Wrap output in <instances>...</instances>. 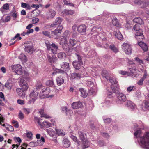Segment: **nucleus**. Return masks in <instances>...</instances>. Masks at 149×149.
<instances>
[{
    "mask_svg": "<svg viewBox=\"0 0 149 149\" xmlns=\"http://www.w3.org/2000/svg\"><path fill=\"white\" fill-rule=\"evenodd\" d=\"M56 129L50 128L46 129V131L50 136L53 137L56 135Z\"/></svg>",
    "mask_w": 149,
    "mask_h": 149,
    "instance_id": "nucleus-13",
    "label": "nucleus"
},
{
    "mask_svg": "<svg viewBox=\"0 0 149 149\" xmlns=\"http://www.w3.org/2000/svg\"><path fill=\"white\" fill-rule=\"evenodd\" d=\"M34 120L35 121L37 122L40 126H42V124L40 122V119L38 117L35 116L34 118Z\"/></svg>",
    "mask_w": 149,
    "mask_h": 149,
    "instance_id": "nucleus-51",
    "label": "nucleus"
},
{
    "mask_svg": "<svg viewBox=\"0 0 149 149\" xmlns=\"http://www.w3.org/2000/svg\"><path fill=\"white\" fill-rule=\"evenodd\" d=\"M45 142V139L43 137H41V139L37 141V143L40 145L41 146L43 145V143Z\"/></svg>",
    "mask_w": 149,
    "mask_h": 149,
    "instance_id": "nucleus-46",
    "label": "nucleus"
},
{
    "mask_svg": "<svg viewBox=\"0 0 149 149\" xmlns=\"http://www.w3.org/2000/svg\"><path fill=\"white\" fill-rule=\"evenodd\" d=\"M144 36L143 34H141L140 35L135 36L136 38L139 41L143 39L144 38Z\"/></svg>",
    "mask_w": 149,
    "mask_h": 149,
    "instance_id": "nucleus-52",
    "label": "nucleus"
},
{
    "mask_svg": "<svg viewBox=\"0 0 149 149\" xmlns=\"http://www.w3.org/2000/svg\"><path fill=\"white\" fill-rule=\"evenodd\" d=\"M25 51L31 54H32L34 51L33 46L32 44H28L25 45Z\"/></svg>",
    "mask_w": 149,
    "mask_h": 149,
    "instance_id": "nucleus-12",
    "label": "nucleus"
},
{
    "mask_svg": "<svg viewBox=\"0 0 149 149\" xmlns=\"http://www.w3.org/2000/svg\"><path fill=\"white\" fill-rule=\"evenodd\" d=\"M42 33L45 36L49 37L50 36V33L48 31H43Z\"/></svg>",
    "mask_w": 149,
    "mask_h": 149,
    "instance_id": "nucleus-61",
    "label": "nucleus"
},
{
    "mask_svg": "<svg viewBox=\"0 0 149 149\" xmlns=\"http://www.w3.org/2000/svg\"><path fill=\"white\" fill-rule=\"evenodd\" d=\"M13 86V84L12 83L8 81L6 82L5 85V87L9 90L12 88Z\"/></svg>",
    "mask_w": 149,
    "mask_h": 149,
    "instance_id": "nucleus-37",
    "label": "nucleus"
},
{
    "mask_svg": "<svg viewBox=\"0 0 149 149\" xmlns=\"http://www.w3.org/2000/svg\"><path fill=\"white\" fill-rule=\"evenodd\" d=\"M133 29L136 31H138L140 30L139 26L138 24L135 25L133 27Z\"/></svg>",
    "mask_w": 149,
    "mask_h": 149,
    "instance_id": "nucleus-54",
    "label": "nucleus"
},
{
    "mask_svg": "<svg viewBox=\"0 0 149 149\" xmlns=\"http://www.w3.org/2000/svg\"><path fill=\"white\" fill-rule=\"evenodd\" d=\"M81 77L80 74L76 73H73L71 74L70 78L72 79H78Z\"/></svg>",
    "mask_w": 149,
    "mask_h": 149,
    "instance_id": "nucleus-27",
    "label": "nucleus"
},
{
    "mask_svg": "<svg viewBox=\"0 0 149 149\" xmlns=\"http://www.w3.org/2000/svg\"><path fill=\"white\" fill-rule=\"evenodd\" d=\"M138 45L141 47L144 52H146L148 50V47L147 45L144 42L141 41L138 43Z\"/></svg>",
    "mask_w": 149,
    "mask_h": 149,
    "instance_id": "nucleus-19",
    "label": "nucleus"
},
{
    "mask_svg": "<svg viewBox=\"0 0 149 149\" xmlns=\"http://www.w3.org/2000/svg\"><path fill=\"white\" fill-rule=\"evenodd\" d=\"M134 3L139 5L143 4L141 7L145 8L148 5V1H145V0H134Z\"/></svg>",
    "mask_w": 149,
    "mask_h": 149,
    "instance_id": "nucleus-10",
    "label": "nucleus"
},
{
    "mask_svg": "<svg viewBox=\"0 0 149 149\" xmlns=\"http://www.w3.org/2000/svg\"><path fill=\"white\" fill-rule=\"evenodd\" d=\"M41 117H44L46 118H51V117L50 116L45 113H43L42 115L41 116Z\"/></svg>",
    "mask_w": 149,
    "mask_h": 149,
    "instance_id": "nucleus-62",
    "label": "nucleus"
},
{
    "mask_svg": "<svg viewBox=\"0 0 149 149\" xmlns=\"http://www.w3.org/2000/svg\"><path fill=\"white\" fill-rule=\"evenodd\" d=\"M34 89H35L37 92H38L41 89V91L40 92H42H42H45V91L46 90V88L45 86L42 85V83L41 82L39 81L37 83L36 86V88Z\"/></svg>",
    "mask_w": 149,
    "mask_h": 149,
    "instance_id": "nucleus-9",
    "label": "nucleus"
},
{
    "mask_svg": "<svg viewBox=\"0 0 149 149\" xmlns=\"http://www.w3.org/2000/svg\"><path fill=\"white\" fill-rule=\"evenodd\" d=\"M19 85L20 86L22 87L24 85L28 84L26 81L22 79H20L19 82Z\"/></svg>",
    "mask_w": 149,
    "mask_h": 149,
    "instance_id": "nucleus-41",
    "label": "nucleus"
},
{
    "mask_svg": "<svg viewBox=\"0 0 149 149\" xmlns=\"http://www.w3.org/2000/svg\"><path fill=\"white\" fill-rule=\"evenodd\" d=\"M82 106V104L80 102H73L72 104V107L74 109L81 108Z\"/></svg>",
    "mask_w": 149,
    "mask_h": 149,
    "instance_id": "nucleus-20",
    "label": "nucleus"
},
{
    "mask_svg": "<svg viewBox=\"0 0 149 149\" xmlns=\"http://www.w3.org/2000/svg\"><path fill=\"white\" fill-rule=\"evenodd\" d=\"M123 50L127 54H130L132 52L131 46L127 43H124L122 46Z\"/></svg>",
    "mask_w": 149,
    "mask_h": 149,
    "instance_id": "nucleus-8",
    "label": "nucleus"
},
{
    "mask_svg": "<svg viewBox=\"0 0 149 149\" xmlns=\"http://www.w3.org/2000/svg\"><path fill=\"white\" fill-rule=\"evenodd\" d=\"M78 134L80 140L83 142L84 145L83 148H88L89 146V143L86 139L85 136L83 132L79 130Z\"/></svg>",
    "mask_w": 149,
    "mask_h": 149,
    "instance_id": "nucleus-5",
    "label": "nucleus"
},
{
    "mask_svg": "<svg viewBox=\"0 0 149 149\" xmlns=\"http://www.w3.org/2000/svg\"><path fill=\"white\" fill-rule=\"evenodd\" d=\"M13 71L17 74L21 75L23 71L21 66L19 64L14 65L12 66Z\"/></svg>",
    "mask_w": 149,
    "mask_h": 149,
    "instance_id": "nucleus-7",
    "label": "nucleus"
},
{
    "mask_svg": "<svg viewBox=\"0 0 149 149\" xmlns=\"http://www.w3.org/2000/svg\"><path fill=\"white\" fill-rule=\"evenodd\" d=\"M141 133V131L140 129L137 130L134 133V135L136 137L139 136Z\"/></svg>",
    "mask_w": 149,
    "mask_h": 149,
    "instance_id": "nucleus-49",
    "label": "nucleus"
},
{
    "mask_svg": "<svg viewBox=\"0 0 149 149\" xmlns=\"http://www.w3.org/2000/svg\"><path fill=\"white\" fill-rule=\"evenodd\" d=\"M63 146L65 147H68L70 146V143L68 140L66 138L64 139L63 141Z\"/></svg>",
    "mask_w": 149,
    "mask_h": 149,
    "instance_id": "nucleus-29",
    "label": "nucleus"
},
{
    "mask_svg": "<svg viewBox=\"0 0 149 149\" xmlns=\"http://www.w3.org/2000/svg\"><path fill=\"white\" fill-rule=\"evenodd\" d=\"M110 49L115 53H116L118 52V50L113 44H111L109 46Z\"/></svg>",
    "mask_w": 149,
    "mask_h": 149,
    "instance_id": "nucleus-36",
    "label": "nucleus"
},
{
    "mask_svg": "<svg viewBox=\"0 0 149 149\" xmlns=\"http://www.w3.org/2000/svg\"><path fill=\"white\" fill-rule=\"evenodd\" d=\"M117 98L121 102H125L126 100V96L123 93L118 94Z\"/></svg>",
    "mask_w": 149,
    "mask_h": 149,
    "instance_id": "nucleus-22",
    "label": "nucleus"
},
{
    "mask_svg": "<svg viewBox=\"0 0 149 149\" xmlns=\"http://www.w3.org/2000/svg\"><path fill=\"white\" fill-rule=\"evenodd\" d=\"M60 44L62 46L64 50L66 52H71L72 51V48H70L68 45L66 38H61Z\"/></svg>",
    "mask_w": 149,
    "mask_h": 149,
    "instance_id": "nucleus-4",
    "label": "nucleus"
},
{
    "mask_svg": "<svg viewBox=\"0 0 149 149\" xmlns=\"http://www.w3.org/2000/svg\"><path fill=\"white\" fill-rule=\"evenodd\" d=\"M19 118L21 120L23 119L24 118V116L23 113L21 111H20L18 114Z\"/></svg>",
    "mask_w": 149,
    "mask_h": 149,
    "instance_id": "nucleus-55",
    "label": "nucleus"
},
{
    "mask_svg": "<svg viewBox=\"0 0 149 149\" xmlns=\"http://www.w3.org/2000/svg\"><path fill=\"white\" fill-rule=\"evenodd\" d=\"M22 89L23 91H26L28 90L29 88V86L28 84H27L25 85H24L22 86Z\"/></svg>",
    "mask_w": 149,
    "mask_h": 149,
    "instance_id": "nucleus-60",
    "label": "nucleus"
},
{
    "mask_svg": "<svg viewBox=\"0 0 149 149\" xmlns=\"http://www.w3.org/2000/svg\"><path fill=\"white\" fill-rule=\"evenodd\" d=\"M56 15V12L53 10L51 9L47 13V19L53 18Z\"/></svg>",
    "mask_w": 149,
    "mask_h": 149,
    "instance_id": "nucleus-15",
    "label": "nucleus"
},
{
    "mask_svg": "<svg viewBox=\"0 0 149 149\" xmlns=\"http://www.w3.org/2000/svg\"><path fill=\"white\" fill-rule=\"evenodd\" d=\"M17 102L18 104L20 105H23L25 104L24 101L20 99H18L17 101Z\"/></svg>",
    "mask_w": 149,
    "mask_h": 149,
    "instance_id": "nucleus-59",
    "label": "nucleus"
},
{
    "mask_svg": "<svg viewBox=\"0 0 149 149\" xmlns=\"http://www.w3.org/2000/svg\"><path fill=\"white\" fill-rule=\"evenodd\" d=\"M56 134H57L59 136H64L65 135V133L61 129H56Z\"/></svg>",
    "mask_w": 149,
    "mask_h": 149,
    "instance_id": "nucleus-30",
    "label": "nucleus"
},
{
    "mask_svg": "<svg viewBox=\"0 0 149 149\" xmlns=\"http://www.w3.org/2000/svg\"><path fill=\"white\" fill-rule=\"evenodd\" d=\"M62 111L65 113L67 115L70 116L72 113V111L71 110H68L66 107H64L62 108Z\"/></svg>",
    "mask_w": 149,
    "mask_h": 149,
    "instance_id": "nucleus-24",
    "label": "nucleus"
},
{
    "mask_svg": "<svg viewBox=\"0 0 149 149\" xmlns=\"http://www.w3.org/2000/svg\"><path fill=\"white\" fill-rule=\"evenodd\" d=\"M32 22L33 24H36L39 22V19L38 18H36L32 19Z\"/></svg>",
    "mask_w": 149,
    "mask_h": 149,
    "instance_id": "nucleus-64",
    "label": "nucleus"
},
{
    "mask_svg": "<svg viewBox=\"0 0 149 149\" xmlns=\"http://www.w3.org/2000/svg\"><path fill=\"white\" fill-rule=\"evenodd\" d=\"M22 89L17 88L16 89L17 94L18 96L22 98L24 97L25 95V93Z\"/></svg>",
    "mask_w": 149,
    "mask_h": 149,
    "instance_id": "nucleus-16",
    "label": "nucleus"
},
{
    "mask_svg": "<svg viewBox=\"0 0 149 149\" xmlns=\"http://www.w3.org/2000/svg\"><path fill=\"white\" fill-rule=\"evenodd\" d=\"M49 93V92L48 90H47L46 88L45 92H42V91L40 92V97L41 98H43L45 97H49V96L48 95V94Z\"/></svg>",
    "mask_w": 149,
    "mask_h": 149,
    "instance_id": "nucleus-18",
    "label": "nucleus"
},
{
    "mask_svg": "<svg viewBox=\"0 0 149 149\" xmlns=\"http://www.w3.org/2000/svg\"><path fill=\"white\" fill-rule=\"evenodd\" d=\"M47 49L48 52L53 54H55L58 53V49L57 45L54 43L50 44L48 40L45 41Z\"/></svg>",
    "mask_w": 149,
    "mask_h": 149,
    "instance_id": "nucleus-2",
    "label": "nucleus"
},
{
    "mask_svg": "<svg viewBox=\"0 0 149 149\" xmlns=\"http://www.w3.org/2000/svg\"><path fill=\"white\" fill-rule=\"evenodd\" d=\"M57 56L58 58L62 59L66 57V54L64 53L60 52L58 53Z\"/></svg>",
    "mask_w": 149,
    "mask_h": 149,
    "instance_id": "nucleus-45",
    "label": "nucleus"
},
{
    "mask_svg": "<svg viewBox=\"0 0 149 149\" xmlns=\"http://www.w3.org/2000/svg\"><path fill=\"white\" fill-rule=\"evenodd\" d=\"M138 141L141 146L144 149L149 148V132H146L138 138Z\"/></svg>",
    "mask_w": 149,
    "mask_h": 149,
    "instance_id": "nucleus-1",
    "label": "nucleus"
},
{
    "mask_svg": "<svg viewBox=\"0 0 149 149\" xmlns=\"http://www.w3.org/2000/svg\"><path fill=\"white\" fill-rule=\"evenodd\" d=\"M69 44L72 47L74 46L77 43V41L74 39H70L69 40Z\"/></svg>",
    "mask_w": 149,
    "mask_h": 149,
    "instance_id": "nucleus-40",
    "label": "nucleus"
},
{
    "mask_svg": "<svg viewBox=\"0 0 149 149\" xmlns=\"http://www.w3.org/2000/svg\"><path fill=\"white\" fill-rule=\"evenodd\" d=\"M133 21L136 23H137L141 25L143 23V20L139 17H138L134 18L133 19Z\"/></svg>",
    "mask_w": 149,
    "mask_h": 149,
    "instance_id": "nucleus-32",
    "label": "nucleus"
},
{
    "mask_svg": "<svg viewBox=\"0 0 149 149\" xmlns=\"http://www.w3.org/2000/svg\"><path fill=\"white\" fill-rule=\"evenodd\" d=\"M34 30L33 29H31L29 31H27L26 32H23L22 34L21 35L22 36H24L26 35H28L30 33H32L33 32Z\"/></svg>",
    "mask_w": 149,
    "mask_h": 149,
    "instance_id": "nucleus-44",
    "label": "nucleus"
},
{
    "mask_svg": "<svg viewBox=\"0 0 149 149\" xmlns=\"http://www.w3.org/2000/svg\"><path fill=\"white\" fill-rule=\"evenodd\" d=\"M70 137L74 141L78 142V140L77 139V138L76 136H75L72 135H70Z\"/></svg>",
    "mask_w": 149,
    "mask_h": 149,
    "instance_id": "nucleus-56",
    "label": "nucleus"
},
{
    "mask_svg": "<svg viewBox=\"0 0 149 149\" xmlns=\"http://www.w3.org/2000/svg\"><path fill=\"white\" fill-rule=\"evenodd\" d=\"M76 55L77 56L78 60V61L79 63L80 64H83V63L82 61V59L81 57L79 55L77 54H76Z\"/></svg>",
    "mask_w": 149,
    "mask_h": 149,
    "instance_id": "nucleus-57",
    "label": "nucleus"
},
{
    "mask_svg": "<svg viewBox=\"0 0 149 149\" xmlns=\"http://www.w3.org/2000/svg\"><path fill=\"white\" fill-rule=\"evenodd\" d=\"M60 66L61 68L65 71H68L70 69L69 63L65 62L61 64Z\"/></svg>",
    "mask_w": 149,
    "mask_h": 149,
    "instance_id": "nucleus-14",
    "label": "nucleus"
},
{
    "mask_svg": "<svg viewBox=\"0 0 149 149\" xmlns=\"http://www.w3.org/2000/svg\"><path fill=\"white\" fill-rule=\"evenodd\" d=\"M102 76L106 78L107 79H108L109 76H108V72L106 70H104L102 71Z\"/></svg>",
    "mask_w": 149,
    "mask_h": 149,
    "instance_id": "nucleus-42",
    "label": "nucleus"
},
{
    "mask_svg": "<svg viewBox=\"0 0 149 149\" xmlns=\"http://www.w3.org/2000/svg\"><path fill=\"white\" fill-rule=\"evenodd\" d=\"M46 84L47 86L50 87L53 86L54 85L53 80L52 79L47 81L46 82Z\"/></svg>",
    "mask_w": 149,
    "mask_h": 149,
    "instance_id": "nucleus-39",
    "label": "nucleus"
},
{
    "mask_svg": "<svg viewBox=\"0 0 149 149\" xmlns=\"http://www.w3.org/2000/svg\"><path fill=\"white\" fill-rule=\"evenodd\" d=\"M136 89L135 87L134 86H131L127 88V91L130 92Z\"/></svg>",
    "mask_w": 149,
    "mask_h": 149,
    "instance_id": "nucleus-53",
    "label": "nucleus"
},
{
    "mask_svg": "<svg viewBox=\"0 0 149 149\" xmlns=\"http://www.w3.org/2000/svg\"><path fill=\"white\" fill-rule=\"evenodd\" d=\"M112 23L114 26L118 27H120V25L119 24L118 20L116 19H114L112 20Z\"/></svg>",
    "mask_w": 149,
    "mask_h": 149,
    "instance_id": "nucleus-43",
    "label": "nucleus"
},
{
    "mask_svg": "<svg viewBox=\"0 0 149 149\" xmlns=\"http://www.w3.org/2000/svg\"><path fill=\"white\" fill-rule=\"evenodd\" d=\"M102 30V28L100 26L99 27H94L92 29V32H93L95 31V32H99Z\"/></svg>",
    "mask_w": 149,
    "mask_h": 149,
    "instance_id": "nucleus-38",
    "label": "nucleus"
},
{
    "mask_svg": "<svg viewBox=\"0 0 149 149\" xmlns=\"http://www.w3.org/2000/svg\"><path fill=\"white\" fill-rule=\"evenodd\" d=\"M63 28V27L62 26H58L54 31H51V34L52 35H56L58 33H60L61 32V31Z\"/></svg>",
    "mask_w": 149,
    "mask_h": 149,
    "instance_id": "nucleus-21",
    "label": "nucleus"
},
{
    "mask_svg": "<svg viewBox=\"0 0 149 149\" xmlns=\"http://www.w3.org/2000/svg\"><path fill=\"white\" fill-rule=\"evenodd\" d=\"M79 91L81 93V96L84 98L86 97L87 93L86 91L82 88H80L79 89Z\"/></svg>",
    "mask_w": 149,
    "mask_h": 149,
    "instance_id": "nucleus-34",
    "label": "nucleus"
},
{
    "mask_svg": "<svg viewBox=\"0 0 149 149\" xmlns=\"http://www.w3.org/2000/svg\"><path fill=\"white\" fill-rule=\"evenodd\" d=\"M26 135L27 138L30 139H32L33 134L31 132H29L27 133H26Z\"/></svg>",
    "mask_w": 149,
    "mask_h": 149,
    "instance_id": "nucleus-50",
    "label": "nucleus"
},
{
    "mask_svg": "<svg viewBox=\"0 0 149 149\" xmlns=\"http://www.w3.org/2000/svg\"><path fill=\"white\" fill-rule=\"evenodd\" d=\"M7 129L11 132L13 131L14 130L13 127L11 125H8V127H6Z\"/></svg>",
    "mask_w": 149,
    "mask_h": 149,
    "instance_id": "nucleus-63",
    "label": "nucleus"
},
{
    "mask_svg": "<svg viewBox=\"0 0 149 149\" xmlns=\"http://www.w3.org/2000/svg\"><path fill=\"white\" fill-rule=\"evenodd\" d=\"M62 20V19L60 17L57 18L53 23L50 25V27H54L55 25H60L61 23Z\"/></svg>",
    "mask_w": 149,
    "mask_h": 149,
    "instance_id": "nucleus-17",
    "label": "nucleus"
},
{
    "mask_svg": "<svg viewBox=\"0 0 149 149\" xmlns=\"http://www.w3.org/2000/svg\"><path fill=\"white\" fill-rule=\"evenodd\" d=\"M38 94V92H37L35 89H33L30 91L29 94V98L28 97L27 98L28 104L33 103L36 100Z\"/></svg>",
    "mask_w": 149,
    "mask_h": 149,
    "instance_id": "nucleus-3",
    "label": "nucleus"
},
{
    "mask_svg": "<svg viewBox=\"0 0 149 149\" xmlns=\"http://www.w3.org/2000/svg\"><path fill=\"white\" fill-rule=\"evenodd\" d=\"M11 16L13 17V19L15 20L16 19L17 16V13L14 9L13 10Z\"/></svg>",
    "mask_w": 149,
    "mask_h": 149,
    "instance_id": "nucleus-47",
    "label": "nucleus"
},
{
    "mask_svg": "<svg viewBox=\"0 0 149 149\" xmlns=\"http://www.w3.org/2000/svg\"><path fill=\"white\" fill-rule=\"evenodd\" d=\"M126 106L132 110H133L135 107L134 104L130 100L127 101Z\"/></svg>",
    "mask_w": 149,
    "mask_h": 149,
    "instance_id": "nucleus-26",
    "label": "nucleus"
},
{
    "mask_svg": "<svg viewBox=\"0 0 149 149\" xmlns=\"http://www.w3.org/2000/svg\"><path fill=\"white\" fill-rule=\"evenodd\" d=\"M56 80L58 86L61 85L64 82V80L61 77H58L56 79Z\"/></svg>",
    "mask_w": 149,
    "mask_h": 149,
    "instance_id": "nucleus-33",
    "label": "nucleus"
},
{
    "mask_svg": "<svg viewBox=\"0 0 149 149\" xmlns=\"http://www.w3.org/2000/svg\"><path fill=\"white\" fill-rule=\"evenodd\" d=\"M72 63L74 67L77 70H79L80 68V66L83 65V64L79 63L77 61H74Z\"/></svg>",
    "mask_w": 149,
    "mask_h": 149,
    "instance_id": "nucleus-25",
    "label": "nucleus"
},
{
    "mask_svg": "<svg viewBox=\"0 0 149 149\" xmlns=\"http://www.w3.org/2000/svg\"><path fill=\"white\" fill-rule=\"evenodd\" d=\"M51 125V124L50 123L46 121H45L43 122L42 126H40V127L41 128L44 127L47 128L50 127Z\"/></svg>",
    "mask_w": 149,
    "mask_h": 149,
    "instance_id": "nucleus-35",
    "label": "nucleus"
},
{
    "mask_svg": "<svg viewBox=\"0 0 149 149\" xmlns=\"http://www.w3.org/2000/svg\"><path fill=\"white\" fill-rule=\"evenodd\" d=\"M19 58L22 61H26V56L24 54H21L19 56Z\"/></svg>",
    "mask_w": 149,
    "mask_h": 149,
    "instance_id": "nucleus-48",
    "label": "nucleus"
},
{
    "mask_svg": "<svg viewBox=\"0 0 149 149\" xmlns=\"http://www.w3.org/2000/svg\"><path fill=\"white\" fill-rule=\"evenodd\" d=\"M47 58L48 61L50 63H54L57 60V58L55 56H53L51 57L49 55L47 56Z\"/></svg>",
    "mask_w": 149,
    "mask_h": 149,
    "instance_id": "nucleus-23",
    "label": "nucleus"
},
{
    "mask_svg": "<svg viewBox=\"0 0 149 149\" xmlns=\"http://www.w3.org/2000/svg\"><path fill=\"white\" fill-rule=\"evenodd\" d=\"M19 36V34H17L14 37L12 38L11 40H14L15 39L17 38L18 37L19 38L18 40H21V37H20Z\"/></svg>",
    "mask_w": 149,
    "mask_h": 149,
    "instance_id": "nucleus-58",
    "label": "nucleus"
},
{
    "mask_svg": "<svg viewBox=\"0 0 149 149\" xmlns=\"http://www.w3.org/2000/svg\"><path fill=\"white\" fill-rule=\"evenodd\" d=\"M108 79L109 80L110 82L112 84H115L116 85L115 86L116 87V88H115L114 87H113V86L112 85L111 86V88L113 92L117 93L119 91V86L118 85L116 84L117 81L115 77H110L109 76V78H108V79L107 80H108Z\"/></svg>",
    "mask_w": 149,
    "mask_h": 149,
    "instance_id": "nucleus-6",
    "label": "nucleus"
},
{
    "mask_svg": "<svg viewBox=\"0 0 149 149\" xmlns=\"http://www.w3.org/2000/svg\"><path fill=\"white\" fill-rule=\"evenodd\" d=\"M77 29L79 33L83 34L86 31V26L84 24L78 26Z\"/></svg>",
    "mask_w": 149,
    "mask_h": 149,
    "instance_id": "nucleus-11",
    "label": "nucleus"
},
{
    "mask_svg": "<svg viewBox=\"0 0 149 149\" xmlns=\"http://www.w3.org/2000/svg\"><path fill=\"white\" fill-rule=\"evenodd\" d=\"M116 37L120 40H123V37L121 33L119 31H118L116 32L115 34Z\"/></svg>",
    "mask_w": 149,
    "mask_h": 149,
    "instance_id": "nucleus-28",
    "label": "nucleus"
},
{
    "mask_svg": "<svg viewBox=\"0 0 149 149\" xmlns=\"http://www.w3.org/2000/svg\"><path fill=\"white\" fill-rule=\"evenodd\" d=\"M63 14L65 15H72L74 13V12L72 10L65 9L63 11Z\"/></svg>",
    "mask_w": 149,
    "mask_h": 149,
    "instance_id": "nucleus-31",
    "label": "nucleus"
}]
</instances>
